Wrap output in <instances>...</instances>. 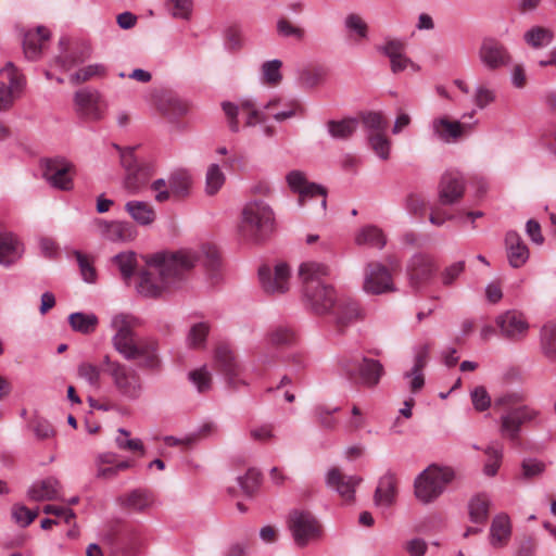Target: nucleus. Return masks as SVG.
Listing matches in <instances>:
<instances>
[{
	"label": "nucleus",
	"instance_id": "obj_1",
	"mask_svg": "<svg viewBox=\"0 0 556 556\" xmlns=\"http://www.w3.org/2000/svg\"><path fill=\"white\" fill-rule=\"evenodd\" d=\"M329 274L328 266L317 262L302 263L298 273L306 304L317 315L331 314L337 330L342 332L350 323L362 317V309L354 300L337 298L334 289L326 281Z\"/></svg>",
	"mask_w": 556,
	"mask_h": 556
},
{
	"label": "nucleus",
	"instance_id": "obj_2",
	"mask_svg": "<svg viewBox=\"0 0 556 556\" xmlns=\"http://www.w3.org/2000/svg\"><path fill=\"white\" fill-rule=\"evenodd\" d=\"M140 326V319L131 314H115L111 319L112 345L126 361H138L142 370L159 372L163 366L160 341L152 336L138 338L136 330Z\"/></svg>",
	"mask_w": 556,
	"mask_h": 556
},
{
	"label": "nucleus",
	"instance_id": "obj_3",
	"mask_svg": "<svg viewBox=\"0 0 556 556\" xmlns=\"http://www.w3.org/2000/svg\"><path fill=\"white\" fill-rule=\"evenodd\" d=\"M198 261V254L192 251L152 255L147 261V269L140 274L138 292L154 298L179 288Z\"/></svg>",
	"mask_w": 556,
	"mask_h": 556
},
{
	"label": "nucleus",
	"instance_id": "obj_4",
	"mask_svg": "<svg viewBox=\"0 0 556 556\" xmlns=\"http://www.w3.org/2000/svg\"><path fill=\"white\" fill-rule=\"evenodd\" d=\"M525 401V395L518 392L503 394L494 402V407L503 409L501 416L500 431L503 438L513 443H517L520 438L522 426L532 422L538 416L539 410L528 405H520Z\"/></svg>",
	"mask_w": 556,
	"mask_h": 556
},
{
	"label": "nucleus",
	"instance_id": "obj_5",
	"mask_svg": "<svg viewBox=\"0 0 556 556\" xmlns=\"http://www.w3.org/2000/svg\"><path fill=\"white\" fill-rule=\"evenodd\" d=\"M238 229L240 236L249 242L265 241L275 230L273 210L263 201L248 202L242 208Z\"/></svg>",
	"mask_w": 556,
	"mask_h": 556
},
{
	"label": "nucleus",
	"instance_id": "obj_6",
	"mask_svg": "<svg viewBox=\"0 0 556 556\" xmlns=\"http://www.w3.org/2000/svg\"><path fill=\"white\" fill-rule=\"evenodd\" d=\"M105 372L112 380V384L119 396L128 401H136L143 393V381L140 374L131 366L110 355L103 357Z\"/></svg>",
	"mask_w": 556,
	"mask_h": 556
},
{
	"label": "nucleus",
	"instance_id": "obj_7",
	"mask_svg": "<svg viewBox=\"0 0 556 556\" xmlns=\"http://www.w3.org/2000/svg\"><path fill=\"white\" fill-rule=\"evenodd\" d=\"M454 479V471L448 467L431 465L415 480V496L424 504L435 501L445 486Z\"/></svg>",
	"mask_w": 556,
	"mask_h": 556
},
{
	"label": "nucleus",
	"instance_id": "obj_8",
	"mask_svg": "<svg viewBox=\"0 0 556 556\" xmlns=\"http://www.w3.org/2000/svg\"><path fill=\"white\" fill-rule=\"evenodd\" d=\"M342 372L346 378L361 387L374 389L384 376V367L378 361L369 357L344 358L340 363Z\"/></svg>",
	"mask_w": 556,
	"mask_h": 556
},
{
	"label": "nucleus",
	"instance_id": "obj_9",
	"mask_svg": "<svg viewBox=\"0 0 556 556\" xmlns=\"http://www.w3.org/2000/svg\"><path fill=\"white\" fill-rule=\"evenodd\" d=\"M400 263L394 257L388 258V266L370 262L364 270L363 289L368 294H382L394 291L391 270H397Z\"/></svg>",
	"mask_w": 556,
	"mask_h": 556
},
{
	"label": "nucleus",
	"instance_id": "obj_10",
	"mask_svg": "<svg viewBox=\"0 0 556 556\" xmlns=\"http://www.w3.org/2000/svg\"><path fill=\"white\" fill-rule=\"evenodd\" d=\"M26 78L11 62L0 70V111H9L22 98Z\"/></svg>",
	"mask_w": 556,
	"mask_h": 556
},
{
	"label": "nucleus",
	"instance_id": "obj_11",
	"mask_svg": "<svg viewBox=\"0 0 556 556\" xmlns=\"http://www.w3.org/2000/svg\"><path fill=\"white\" fill-rule=\"evenodd\" d=\"M215 363L230 388L237 389L247 383L243 378V367L229 345L223 343L216 348Z\"/></svg>",
	"mask_w": 556,
	"mask_h": 556
},
{
	"label": "nucleus",
	"instance_id": "obj_12",
	"mask_svg": "<svg viewBox=\"0 0 556 556\" xmlns=\"http://www.w3.org/2000/svg\"><path fill=\"white\" fill-rule=\"evenodd\" d=\"M42 175L53 188L68 191L74 186L75 166L64 157L49 159L42 164Z\"/></svg>",
	"mask_w": 556,
	"mask_h": 556
},
{
	"label": "nucleus",
	"instance_id": "obj_13",
	"mask_svg": "<svg viewBox=\"0 0 556 556\" xmlns=\"http://www.w3.org/2000/svg\"><path fill=\"white\" fill-rule=\"evenodd\" d=\"M289 187L299 193V204L304 206L311 200H319L320 211L326 210L327 191L324 187L308 182L305 175L300 170H292L287 176Z\"/></svg>",
	"mask_w": 556,
	"mask_h": 556
},
{
	"label": "nucleus",
	"instance_id": "obj_14",
	"mask_svg": "<svg viewBox=\"0 0 556 556\" xmlns=\"http://www.w3.org/2000/svg\"><path fill=\"white\" fill-rule=\"evenodd\" d=\"M260 281L265 293L283 294L289 290L290 268L286 263H278L274 268L262 266L258 270Z\"/></svg>",
	"mask_w": 556,
	"mask_h": 556
},
{
	"label": "nucleus",
	"instance_id": "obj_15",
	"mask_svg": "<svg viewBox=\"0 0 556 556\" xmlns=\"http://www.w3.org/2000/svg\"><path fill=\"white\" fill-rule=\"evenodd\" d=\"M289 525L298 545L304 546L320 534V525L309 511L294 510L290 514Z\"/></svg>",
	"mask_w": 556,
	"mask_h": 556
},
{
	"label": "nucleus",
	"instance_id": "obj_16",
	"mask_svg": "<svg viewBox=\"0 0 556 556\" xmlns=\"http://www.w3.org/2000/svg\"><path fill=\"white\" fill-rule=\"evenodd\" d=\"M74 105L77 115L88 122L102 119L106 108L99 92L87 89H81L75 93Z\"/></svg>",
	"mask_w": 556,
	"mask_h": 556
},
{
	"label": "nucleus",
	"instance_id": "obj_17",
	"mask_svg": "<svg viewBox=\"0 0 556 556\" xmlns=\"http://www.w3.org/2000/svg\"><path fill=\"white\" fill-rule=\"evenodd\" d=\"M482 64L495 71L510 63L511 56L507 48L495 38H484L478 51Z\"/></svg>",
	"mask_w": 556,
	"mask_h": 556
},
{
	"label": "nucleus",
	"instance_id": "obj_18",
	"mask_svg": "<svg viewBox=\"0 0 556 556\" xmlns=\"http://www.w3.org/2000/svg\"><path fill=\"white\" fill-rule=\"evenodd\" d=\"M437 267L433 260L424 253L415 254L407 265V276L413 288L425 286L433 276Z\"/></svg>",
	"mask_w": 556,
	"mask_h": 556
},
{
	"label": "nucleus",
	"instance_id": "obj_19",
	"mask_svg": "<svg viewBox=\"0 0 556 556\" xmlns=\"http://www.w3.org/2000/svg\"><path fill=\"white\" fill-rule=\"evenodd\" d=\"M465 193V181L457 172L445 173L439 184V202L442 205L457 203Z\"/></svg>",
	"mask_w": 556,
	"mask_h": 556
},
{
	"label": "nucleus",
	"instance_id": "obj_20",
	"mask_svg": "<svg viewBox=\"0 0 556 556\" xmlns=\"http://www.w3.org/2000/svg\"><path fill=\"white\" fill-rule=\"evenodd\" d=\"M500 333L510 340L523 338L528 331L529 325L522 313L508 311L495 319Z\"/></svg>",
	"mask_w": 556,
	"mask_h": 556
},
{
	"label": "nucleus",
	"instance_id": "obj_21",
	"mask_svg": "<svg viewBox=\"0 0 556 556\" xmlns=\"http://www.w3.org/2000/svg\"><path fill=\"white\" fill-rule=\"evenodd\" d=\"M132 465V460H119L115 453H101L94 459L96 477L101 480H112L121 471L129 469Z\"/></svg>",
	"mask_w": 556,
	"mask_h": 556
},
{
	"label": "nucleus",
	"instance_id": "obj_22",
	"mask_svg": "<svg viewBox=\"0 0 556 556\" xmlns=\"http://www.w3.org/2000/svg\"><path fill=\"white\" fill-rule=\"evenodd\" d=\"M241 110L247 115V126H252L257 123H264L267 119V115L255 108V104L251 100H244L240 103V106H236L230 102L223 103V110L226 113L229 122V126L232 131H238L239 125L237 119L238 110Z\"/></svg>",
	"mask_w": 556,
	"mask_h": 556
},
{
	"label": "nucleus",
	"instance_id": "obj_23",
	"mask_svg": "<svg viewBox=\"0 0 556 556\" xmlns=\"http://www.w3.org/2000/svg\"><path fill=\"white\" fill-rule=\"evenodd\" d=\"M94 226L101 237L114 242H128L137 236L136 228L127 222L96 219Z\"/></svg>",
	"mask_w": 556,
	"mask_h": 556
},
{
	"label": "nucleus",
	"instance_id": "obj_24",
	"mask_svg": "<svg viewBox=\"0 0 556 556\" xmlns=\"http://www.w3.org/2000/svg\"><path fill=\"white\" fill-rule=\"evenodd\" d=\"M471 129L470 125L452 121L448 116L432 119L433 135L444 142H455Z\"/></svg>",
	"mask_w": 556,
	"mask_h": 556
},
{
	"label": "nucleus",
	"instance_id": "obj_25",
	"mask_svg": "<svg viewBox=\"0 0 556 556\" xmlns=\"http://www.w3.org/2000/svg\"><path fill=\"white\" fill-rule=\"evenodd\" d=\"M361 481V478L346 476L339 468H332L327 475L328 485L334 489L346 503L354 501L355 488Z\"/></svg>",
	"mask_w": 556,
	"mask_h": 556
},
{
	"label": "nucleus",
	"instance_id": "obj_26",
	"mask_svg": "<svg viewBox=\"0 0 556 556\" xmlns=\"http://www.w3.org/2000/svg\"><path fill=\"white\" fill-rule=\"evenodd\" d=\"M154 502L153 493L142 489L132 490L117 498V503L124 510L137 514L147 513Z\"/></svg>",
	"mask_w": 556,
	"mask_h": 556
},
{
	"label": "nucleus",
	"instance_id": "obj_27",
	"mask_svg": "<svg viewBox=\"0 0 556 556\" xmlns=\"http://www.w3.org/2000/svg\"><path fill=\"white\" fill-rule=\"evenodd\" d=\"M23 253V243L16 235L10 231H0V265L9 267L15 264Z\"/></svg>",
	"mask_w": 556,
	"mask_h": 556
},
{
	"label": "nucleus",
	"instance_id": "obj_28",
	"mask_svg": "<svg viewBox=\"0 0 556 556\" xmlns=\"http://www.w3.org/2000/svg\"><path fill=\"white\" fill-rule=\"evenodd\" d=\"M505 245L510 266L519 268L526 264L529 258V250L518 232L508 231L505 236Z\"/></svg>",
	"mask_w": 556,
	"mask_h": 556
},
{
	"label": "nucleus",
	"instance_id": "obj_29",
	"mask_svg": "<svg viewBox=\"0 0 556 556\" xmlns=\"http://www.w3.org/2000/svg\"><path fill=\"white\" fill-rule=\"evenodd\" d=\"M49 39L50 33L43 26H39L34 30H28L24 35L23 41V50L25 56L28 60H37Z\"/></svg>",
	"mask_w": 556,
	"mask_h": 556
},
{
	"label": "nucleus",
	"instance_id": "obj_30",
	"mask_svg": "<svg viewBox=\"0 0 556 556\" xmlns=\"http://www.w3.org/2000/svg\"><path fill=\"white\" fill-rule=\"evenodd\" d=\"M60 481L49 477L34 483L28 491V496L36 502L60 500Z\"/></svg>",
	"mask_w": 556,
	"mask_h": 556
},
{
	"label": "nucleus",
	"instance_id": "obj_31",
	"mask_svg": "<svg viewBox=\"0 0 556 556\" xmlns=\"http://www.w3.org/2000/svg\"><path fill=\"white\" fill-rule=\"evenodd\" d=\"M511 535V525L508 515H496L490 529V543L495 548H501L507 545Z\"/></svg>",
	"mask_w": 556,
	"mask_h": 556
},
{
	"label": "nucleus",
	"instance_id": "obj_32",
	"mask_svg": "<svg viewBox=\"0 0 556 556\" xmlns=\"http://www.w3.org/2000/svg\"><path fill=\"white\" fill-rule=\"evenodd\" d=\"M396 478L393 473H386L379 480L375 492V503L377 506L390 507L396 498Z\"/></svg>",
	"mask_w": 556,
	"mask_h": 556
},
{
	"label": "nucleus",
	"instance_id": "obj_33",
	"mask_svg": "<svg viewBox=\"0 0 556 556\" xmlns=\"http://www.w3.org/2000/svg\"><path fill=\"white\" fill-rule=\"evenodd\" d=\"M157 110L164 117L174 123L188 112V104L176 96L164 94L157 103Z\"/></svg>",
	"mask_w": 556,
	"mask_h": 556
},
{
	"label": "nucleus",
	"instance_id": "obj_34",
	"mask_svg": "<svg viewBox=\"0 0 556 556\" xmlns=\"http://www.w3.org/2000/svg\"><path fill=\"white\" fill-rule=\"evenodd\" d=\"M430 352V345L424 344L421 345L415 356V364L413 369L409 372L405 374V377H412L410 380V390L412 392L419 391L425 383L422 369L427 365L428 357Z\"/></svg>",
	"mask_w": 556,
	"mask_h": 556
},
{
	"label": "nucleus",
	"instance_id": "obj_35",
	"mask_svg": "<svg viewBox=\"0 0 556 556\" xmlns=\"http://www.w3.org/2000/svg\"><path fill=\"white\" fill-rule=\"evenodd\" d=\"M152 175V166H138L136 169L126 173L124 186L130 193H137L148 184Z\"/></svg>",
	"mask_w": 556,
	"mask_h": 556
},
{
	"label": "nucleus",
	"instance_id": "obj_36",
	"mask_svg": "<svg viewBox=\"0 0 556 556\" xmlns=\"http://www.w3.org/2000/svg\"><path fill=\"white\" fill-rule=\"evenodd\" d=\"M298 109L299 104L296 102L283 101L281 98H275L265 105L268 116H271L277 122L291 118L295 115Z\"/></svg>",
	"mask_w": 556,
	"mask_h": 556
},
{
	"label": "nucleus",
	"instance_id": "obj_37",
	"mask_svg": "<svg viewBox=\"0 0 556 556\" xmlns=\"http://www.w3.org/2000/svg\"><path fill=\"white\" fill-rule=\"evenodd\" d=\"M127 213L140 225H150L155 219V211L147 202L129 201L125 205Z\"/></svg>",
	"mask_w": 556,
	"mask_h": 556
},
{
	"label": "nucleus",
	"instance_id": "obj_38",
	"mask_svg": "<svg viewBox=\"0 0 556 556\" xmlns=\"http://www.w3.org/2000/svg\"><path fill=\"white\" fill-rule=\"evenodd\" d=\"M355 242L358 245H369L382 249L386 243V236L383 231L377 226H365L355 236Z\"/></svg>",
	"mask_w": 556,
	"mask_h": 556
},
{
	"label": "nucleus",
	"instance_id": "obj_39",
	"mask_svg": "<svg viewBox=\"0 0 556 556\" xmlns=\"http://www.w3.org/2000/svg\"><path fill=\"white\" fill-rule=\"evenodd\" d=\"M540 342L544 356L556 361V321H548L542 327Z\"/></svg>",
	"mask_w": 556,
	"mask_h": 556
},
{
	"label": "nucleus",
	"instance_id": "obj_40",
	"mask_svg": "<svg viewBox=\"0 0 556 556\" xmlns=\"http://www.w3.org/2000/svg\"><path fill=\"white\" fill-rule=\"evenodd\" d=\"M554 34L549 28L543 26H533L523 35L527 45L534 49L548 46L553 40Z\"/></svg>",
	"mask_w": 556,
	"mask_h": 556
},
{
	"label": "nucleus",
	"instance_id": "obj_41",
	"mask_svg": "<svg viewBox=\"0 0 556 556\" xmlns=\"http://www.w3.org/2000/svg\"><path fill=\"white\" fill-rule=\"evenodd\" d=\"M170 195L180 199L188 194L191 187V177L186 170H176L168 178Z\"/></svg>",
	"mask_w": 556,
	"mask_h": 556
},
{
	"label": "nucleus",
	"instance_id": "obj_42",
	"mask_svg": "<svg viewBox=\"0 0 556 556\" xmlns=\"http://www.w3.org/2000/svg\"><path fill=\"white\" fill-rule=\"evenodd\" d=\"M490 501L484 494H478L469 503V518L472 522L483 525L489 517Z\"/></svg>",
	"mask_w": 556,
	"mask_h": 556
},
{
	"label": "nucleus",
	"instance_id": "obj_43",
	"mask_svg": "<svg viewBox=\"0 0 556 556\" xmlns=\"http://www.w3.org/2000/svg\"><path fill=\"white\" fill-rule=\"evenodd\" d=\"M68 321L73 330L89 334L92 333L98 326V317L94 314L73 313L68 316Z\"/></svg>",
	"mask_w": 556,
	"mask_h": 556
},
{
	"label": "nucleus",
	"instance_id": "obj_44",
	"mask_svg": "<svg viewBox=\"0 0 556 556\" xmlns=\"http://www.w3.org/2000/svg\"><path fill=\"white\" fill-rule=\"evenodd\" d=\"M296 338L295 330L290 326H277L268 333L269 343L278 348L293 345Z\"/></svg>",
	"mask_w": 556,
	"mask_h": 556
},
{
	"label": "nucleus",
	"instance_id": "obj_45",
	"mask_svg": "<svg viewBox=\"0 0 556 556\" xmlns=\"http://www.w3.org/2000/svg\"><path fill=\"white\" fill-rule=\"evenodd\" d=\"M328 131L334 139H349L357 128V121L354 118H344L342 121H329L327 123Z\"/></svg>",
	"mask_w": 556,
	"mask_h": 556
},
{
	"label": "nucleus",
	"instance_id": "obj_46",
	"mask_svg": "<svg viewBox=\"0 0 556 556\" xmlns=\"http://www.w3.org/2000/svg\"><path fill=\"white\" fill-rule=\"evenodd\" d=\"M226 176L217 164H211L205 175V193L215 195L225 185Z\"/></svg>",
	"mask_w": 556,
	"mask_h": 556
},
{
	"label": "nucleus",
	"instance_id": "obj_47",
	"mask_svg": "<svg viewBox=\"0 0 556 556\" xmlns=\"http://www.w3.org/2000/svg\"><path fill=\"white\" fill-rule=\"evenodd\" d=\"M112 262L117 266L123 279L128 281L137 267V258L134 252H123L113 257Z\"/></svg>",
	"mask_w": 556,
	"mask_h": 556
},
{
	"label": "nucleus",
	"instance_id": "obj_48",
	"mask_svg": "<svg viewBox=\"0 0 556 556\" xmlns=\"http://www.w3.org/2000/svg\"><path fill=\"white\" fill-rule=\"evenodd\" d=\"M488 460L484 465L483 471L486 476L493 477L497 473L503 458V446L501 444H491L485 451Z\"/></svg>",
	"mask_w": 556,
	"mask_h": 556
},
{
	"label": "nucleus",
	"instance_id": "obj_49",
	"mask_svg": "<svg viewBox=\"0 0 556 556\" xmlns=\"http://www.w3.org/2000/svg\"><path fill=\"white\" fill-rule=\"evenodd\" d=\"M106 75V67L103 64H92L78 70L71 76V83L81 84L96 77H104Z\"/></svg>",
	"mask_w": 556,
	"mask_h": 556
},
{
	"label": "nucleus",
	"instance_id": "obj_50",
	"mask_svg": "<svg viewBox=\"0 0 556 556\" xmlns=\"http://www.w3.org/2000/svg\"><path fill=\"white\" fill-rule=\"evenodd\" d=\"M282 63L279 60L267 61L262 65L263 81L269 86L280 84L282 76L280 73Z\"/></svg>",
	"mask_w": 556,
	"mask_h": 556
},
{
	"label": "nucleus",
	"instance_id": "obj_51",
	"mask_svg": "<svg viewBox=\"0 0 556 556\" xmlns=\"http://www.w3.org/2000/svg\"><path fill=\"white\" fill-rule=\"evenodd\" d=\"M369 144L374 152L382 160H388L390 155V141L384 132H370Z\"/></svg>",
	"mask_w": 556,
	"mask_h": 556
},
{
	"label": "nucleus",
	"instance_id": "obj_52",
	"mask_svg": "<svg viewBox=\"0 0 556 556\" xmlns=\"http://www.w3.org/2000/svg\"><path fill=\"white\" fill-rule=\"evenodd\" d=\"M364 126L371 132H384L387 119L380 112H367L361 115Z\"/></svg>",
	"mask_w": 556,
	"mask_h": 556
},
{
	"label": "nucleus",
	"instance_id": "obj_53",
	"mask_svg": "<svg viewBox=\"0 0 556 556\" xmlns=\"http://www.w3.org/2000/svg\"><path fill=\"white\" fill-rule=\"evenodd\" d=\"M345 26L350 31L355 33V40H362L367 37L368 26L358 14L351 13L345 18Z\"/></svg>",
	"mask_w": 556,
	"mask_h": 556
},
{
	"label": "nucleus",
	"instance_id": "obj_54",
	"mask_svg": "<svg viewBox=\"0 0 556 556\" xmlns=\"http://www.w3.org/2000/svg\"><path fill=\"white\" fill-rule=\"evenodd\" d=\"M129 432L125 429H118V435L115 439L116 445L121 450L131 452H139L140 455L144 454V447L139 439H128Z\"/></svg>",
	"mask_w": 556,
	"mask_h": 556
},
{
	"label": "nucleus",
	"instance_id": "obj_55",
	"mask_svg": "<svg viewBox=\"0 0 556 556\" xmlns=\"http://www.w3.org/2000/svg\"><path fill=\"white\" fill-rule=\"evenodd\" d=\"M210 327L206 323L194 324L188 334V344L193 349L201 348L208 334Z\"/></svg>",
	"mask_w": 556,
	"mask_h": 556
},
{
	"label": "nucleus",
	"instance_id": "obj_56",
	"mask_svg": "<svg viewBox=\"0 0 556 556\" xmlns=\"http://www.w3.org/2000/svg\"><path fill=\"white\" fill-rule=\"evenodd\" d=\"M78 376L85 379L90 386L99 387L101 379L100 368L91 363L84 362L77 368Z\"/></svg>",
	"mask_w": 556,
	"mask_h": 556
},
{
	"label": "nucleus",
	"instance_id": "obj_57",
	"mask_svg": "<svg viewBox=\"0 0 556 556\" xmlns=\"http://www.w3.org/2000/svg\"><path fill=\"white\" fill-rule=\"evenodd\" d=\"M261 481V473L254 468L247 471L243 477L238 478V482L247 495H252L258 488Z\"/></svg>",
	"mask_w": 556,
	"mask_h": 556
},
{
	"label": "nucleus",
	"instance_id": "obj_58",
	"mask_svg": "<svg viewBox=\"0 0 556 556\" xmlns=\"http://www.w3.org/2000/svg\"><path fill=\"white\" fill-rule=\"evenodd\" d=\"M377 49L390 60L405 53L406 43L401 39L388 38L384 43Z\"/></svg>",
	"mask_w": 556,
	"mask_h": 556
},
{
	"label": "nucleus",
	"instance_id": "obj_59",
	"mask_svg": "<svg viewBox=\"0 0 556 556\" xmlns=\"http://www.w3.org/2000/svg\"><path fill=\"white\" fill-rule=\"evenodd\" d=\"M168 9L174 17L188 20L192 12V0H167Z\"/></svg>",
	"mask_w": 556,
	"mask_h": 556
},
{
	"label": "nucleus",
	"instance_id": "obj_60",
	"mask_svg": "<svg viewBox=\"0 0 556 556\" xmlns=\"http://www.w3.org/2000/svg\"><path fill=\"white\" fill-rule=\"evenodd\" d=\"M38 513L30 510L24 505H14L12 508V517L21 527L29 526L37 517Z\"/></svg>",
	"mask_w": 556,
	"mask_h": 556
},
{
	"label": "nucleus",
	"instance_id": "obj_61",
	"mask_svg": "<svg viewBox=\"0 0 556 556\" xmlns=\"http://www.w3.org/2000/svg\"><path fill=\"white\" fill-rule=\"evenodd\" d=\"M189 378L195 384L199 392H205L211 388L212 375L205 367L192 370L189 374Z\"/></svg>",
	"mask_w": 556,
	"mask_h": 556
},
{
	"label": "nucleus",
	"instance_id": "obj_62",
	"mask_svg": "<svg viewBox=\"0 0 556 556\" xmlns=\"http://www.w3.org/2000/svg\"><path fill=\"white\" fill-rule=\"evenodd\" d=\"M80 274L86 282H94L97 278L96 268L90 258L79 252L76 253Z\"/></svg>",
	"mask_w": 556,
	"mask_h": 556
},
{
	"label": "nucleus",
	"instance_id": "obj_63",
	"mask_svg": "<svg viewBox=\"0 0 556 556\" xmlns=\"http://www.w3.org/2000/svg\"><path fill=\"white\" fill-rule=\"evenodd\" d=\"M31 430L39 440L50 439L54 435V429L49 421L35 418L30 424Z\"/></svg>",
	"mask_w": 556,
	"mask_h": 556
},
{
	"label": "nucleus",
	"instance_id": "obj_64",
	"mask_svg": "<svg viewBox=\"0 0 556 556\" xmlns=\"http://www.w3.org/2000/svg\"><path fill=\"white\" fill-rule=\"evenodd\" d=\"M471 401L475 408L479 412H483L491 405V399L484 387H476L471 392Z\"/></svg>",
	"mask_w": 556,
	"mask_h": 556
}]
</instances>
